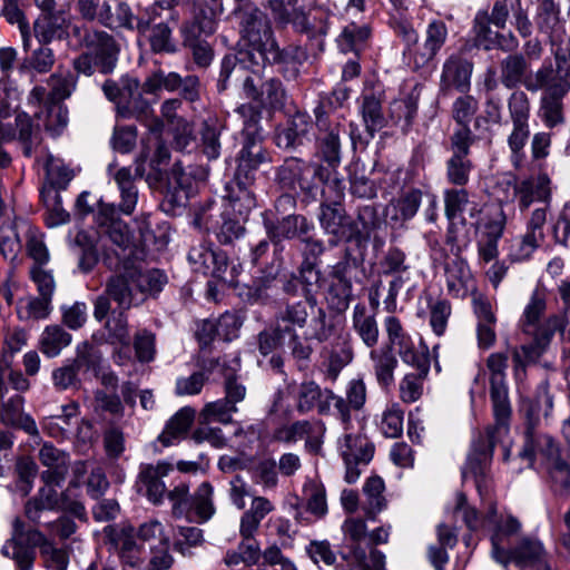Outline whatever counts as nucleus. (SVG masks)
<instances>
[{"label":"nucleus","instance_id":"nucleus-1","mask_svg":"<svg viewBox=\"0 0 570 570\" xmlns=\"http://www.w3.org/2000/svg\"><path fill=\"white\" fill-rule=\"evenodd\" d=\"M487 366L490 371V396L495 422L487 429L485 435H481L473 442L472 452L468 455L466 463L462 468L463 479L472 478L480 495H483V490L487 489L488 463L492 458L495 445L508 435L511 416V405L505 383L508 355L502 352L490 354Z\"/></svg>","mask_w":570,"mask_h":570},{"label":"nucleus","instance_id":"nucleus-2","mask_svg":"<svg viewBox=\"0 0 570 570\" xmlns=\"http://www.w3.org/2000/svg\"><path fill=\"white\" fill-rule=\"evenodd\" d=\"M269 161V155L263 148L261 140H244L237 156L234 177L226 186L228 207L239 217L246 218L256 207V198L250 187L259 166Z\"/></svg>","mask_w":570,"mask_h":570},{"label":"nucleus","instance_id":"nucleus-3","mask_svg":"<svg viewBox=\"0 0 570 570\" xmlns=\"http://www.w3.org/2000/svg\"><path fill=\"white\" fill-rule=\"evenodd\" d=\"M73 32L82 38V43L87 48L72 60L75 71L87 77L96 71L102 75L114 72L120 53V45L116 38L102 30L85 29L82 35L78 27L73 28Z\"/></svg>","mask_w":570,"mask_h":570},{"label":"nucleus","instance_id":"nucleus-4","mask_svg":"<svg viewBox=\"0 0 570 570\" xmlns=\"http://www.w3.org/2000/svg\"><path fill=\"white\" fill-rule=\"evenodd\" d=\"M311 318L308 330L311 337L320 343L330 340L334 332V325L327 316L325 308L318 305L317 298H307L299 301H287L277 312L275 322L277 331L304 328Z\"/></svg>","mask_w":570,"mask_h":570},{"label":"nucleus","instance_id":"nucleus-5","mask_svg":"<svg viewBox=\"0 0 570 570\" xmlns=\"http://www.w3.org/2000/svg\"><path fill=\"white\" fill-rule=\"evenodd\" d=\"M263 225L267 238L274 246V265L262 281V285H257L256 291L267 288L273 282L283 264L282 252L284 250V240H291L296 237L307 235L314 230V224L305 216L298 214H289L282 218H273L272 213L263 214Z\"/></svg>","mask_w":570,"mask_h":570},{"label":"nucleus","instance_id":"nucleus-6","mask_svg":"<svg viewBox=\"0 0 570 570\" xmlns=\"http://www.w3.org/2000/svg\"><path fill=\"white\" fill-rule=\"evenodd\" d=\"M363 259L345 247L340 261L331 266L325 299L330 309L344 313L353 301V282L362 268Z\"/></svg>","mask_w":570,"mask_h":570},{"label":"nucleus","instance_id":"nucleus-7","mask_svg":"<svg viewBox=\"0 0 570 570\" xmlns=\"http://www.w3.org/2000/svg\"><path fill=\"white\" fill-rule=\"evenodd\" d=\"M298 0H269V7L276 22L292 23L298 32L307 33L316 50L322 51L327 33L325 13L320 10L307 13L297 8Z\"/></svg>","mask_w":570,"mask_h":570},{"label":"nucleus","instance_id":"nucleus-8","mask_svg":"<svg viewBox=\"0 0 570 570\" xmlns=\"http://www.w3.org/2000/svg\"><path fill=\"white\" fill-rule=\"evenodd\" d=\"M135 273L126 271L125 273L111 276L105 287L104 294L95 299L94 317L98 322H102L110 312V302L117 304V308L130 309L145 302V295L139 289Z\"/></svg>","mask_w":570,"mask_h":570},{"label":"nucleus","instance_id":"nucleus-9","mask_svg":"<svg viewBox=\"0 0 570 570\" xmlns=\"http://www.w3.org/2000/svg\"><path fill=\"white\" fill-rule=\"evenodd\" d=\"M242 39L245 52L253 53L255 60L264 66V58L275 43L271 21L265 12L258 8H238Z\"/></svg>","mask_w":570,"mask_h":570},{"label":"nucleus","instance_id":"nucleus-10","mask_svg":"<svg viewBox=\"0 0 570 570\" xmlns=\"http://www.w3.org/2000/svg\"><path fill=\"white\" fill-rule=\"evenodd\" d=\"M497 191L504 195L500 197V202H510L518 199V207L521 212L530 208L533 203H542L541 208H546L548 215L551 202V180L547 174L530 176L520 183L507 178L497 184Z\"/></svg>","mask_w":570,"mask_h":570},{"label":"nucleus","instance_id":"nucleus-11","mask_svg":"<svg viewBox=\"0 0 570 570\" xmlns=\"http://www.w3.org/2000/svg\"><path fill=\"white\" fill-rule=\"evenodd\" d=\"M40 532L29 527L24 519L16 517L11 523V535L1 547V554L14 562L17 570H33L39 542L32 533Z\"/></svg>","mask_w":570,"mask_h":570},{"label":"nucleus","instance_id":"nucleus-12","mask_svg":"<svg viewBox=\"0 0 570 570\" xmlns=\"http://www.w3.org/2000/svg\"><path fill=\"white\" fill-rule=\"evenodd\" d=\"M188 261L194 271L204 275H212L215 278L234 283L239 274V265L229 267L226 253L214 248L212 244L200 242L190 247Z\"/></svg>","mask_w":570,"mask_h":570},{"label":"nucleus","instance_id":"nucleus-13","mask_svg":"<svg viewBox=\"0 0 570 570\" xmlns=\"http://www.w3.org/2000/svg\"><path fill=\"white\" fill-rule=\"evenodd\" d=\"M97 225L102 246L112 250L118 258L131 247V233L128 225L118 217L115 204L100 205Z\"/></svg>","mask_w":570,"mask_h":570},{"label":"nucleus","instance_id":"nucleus-14","mask_svg":"<svg viewBox=\"0 0 570 570\" xmlns=\"http://www.w3.org/2000/svg\"><path fill=\"white\" fill-rule=\"evenodd\" d=\"M549 558V552L538 535L524 534L515 539L505 559L498 563L504 568L513 563L520 570H552Z\"/></svg>","mask_w":570,"mask_h":570},{"label":"nucleus","instance_id":"nucleus-15","mask_svg":"<svg viewBox=\"0 0 570 570\" xmlns=\"http://www.w3.org/2000/svg\"><path fill=\"white\" fill-rule=\"evenodd\" d=\"M483 522L492 525L491 529V556L499 562L503 561L507 552L513 547L515 540L513 538L520 533L522 529L521 522L513 515H497V505L490 503L489 510Z\"/></svg>","mask_w":570,"mask_h":570},{"label":"nucleus","instance_id":"nucleus-16","mask_svg":"<svg viewBox=\"0 0 570 570\" xmlns=\"http://www.w3.org/2000/svg\"><path fill=\"white\" fill-rule=\"evenodd\" d=\"M446 244L451 245V250L458 255L462 245L454 234V226L449 225L446 232ZM446 288L450 295L463 298L474 289V281L470 267L463 258L456 256L445 265Z\"/></svg>","mask_w":570,"mask_h":570},{"label":"nucleus","instance_id":"nucleus-17","mask_svg":"<svg viewBox=\"0 0 570 570\" xmlns=\"http://www.w3.org/2000/svg\"><path fill=\"white\" fill-rule=\"evenodd\" d=\"M474 65L461 52L450 55L442 65L439 92L450 96L452 91L468 94L471 90V78Z\"/></svg>","mask_w":570,"mask_h":570},{"label":"nucleus","instance_id":"nucleus-18","mask_svg":"<svg viewBox=\"0 0 570 570\" xmlns=\"http://www.w3.org/2000/svg\"><path fill=\"white\" fill-rule=\"evenodd\" d=\"M546 208H535L527 220L524 235L514 238L509 247L508 257L512 263L528 261L544 242Z\"/></svg>","mask_w":570,"mask_h":570},{"label":"nucleus","instance_id":"nucleus-19","mask_svg":"<svg viewBox=\"0 0 570 570\" xmlns=\"http://www.w3.org/2000/svg\"><path fill=\"white\" fill-rule=\"evenodd\" d=\"M556 69L543 66L535 72L539 87H551L558 95H567L570 90V40L559 43L554 49Z\"/></svg>","mask_w":570,"mask_h":570},{"label":"nucleus","instance_id":"nucleus-20","mask_svg":"<svg viewBox=\"0 0 570 570\" xmlns=\"http://www.w3.org/2000/svg\"><path fill=\"white\" fill-rule=\"evenodd\" d=\"M173 470V465L166 461H158L156 464L141 463L136 479L137 492L151 503L161 504L167 493L163 479Z\"/></svg>","mask_w":570,"mask_h":570},{"label":"nucleus","instance_id":"nucleus-21","mask_svg":"<svg viewBox=\"0 0 570 570\" xmlns=\"http://www.w3.org/2000/svg\"><path fill=\"white\" fill-rule=\"evenodd\" d=\"M96 351L85 345V351L78 348L77 356L72 361H67L63 365L55 368L51 373V380L57 391H67L78 389L80 385L79 371L82 366L88 368L96 364Z\"/></svg>","mask_w":570,"mask_h":570},{"label":"nucleus","instance_id":"nucleus-22","mask_svg":"<svg viewBox=\"0 0 570 570\" xmlns=\"http://www.w3.org/2000/svg\"><path fill=\"white\" fill-rule=\"evenodd\" d=\"M217 217L222 218V224L217 232V238L222 244H230L238 239L245 232L243 224L236 218L228 217L227 209L222 210L216 202H210L206 207L202 208L196 215V222L205 225L207 228L218 224Z\"/></svg>","mask_w":570,"mask_h":570},{"label":"nucleus","instance_id":"nucleus-23","mask_svg":"<svg viewBox=\"0 0 570 570\" xmlns=\"http://www.w3.org/2000/svg\"><path fill=\"white\" fill-rule=\"evenodd\" d=\"M448 37L449 29L443 20H430L424 30L423 43L415 47L413 51V62L415 68L425 67L433 61L446 43Z\"/></svg>","mask_w":570,"mask_h":570},{"label":"nucleus","instance_id":"nucleus-24","mask_svg":"<svg viewBox=\"0 0 570 570\" xmlns=\"http://www.w3.org/2000/svg\"><path fill=\"white\" fill-rule=\"evenodd\" d=\"M335 409L336 417L342 422L344 430L351 424V412L361 411L366 402V385L362 379H353L345 389V396L327 391Z\"/></svg>","mask_w":570,"mask_h":570},{"label":"nucleus","instance_id":"nucleus-25","mask_svg":"<svg viewBox=\"0 0 570 570\" xmlns=\"http://www.w3.org/2000/svg\"><path fill=\"white\" fill-rule=\"evenodd\" d=\"M474 142L473 140L450 138V150L452 154L445 163L446 179L450 184L463 187L469 183L473 169L469 155L470 148Z\"/></svg>","mask_w":570,"mask_h":570},{"label":"nucleus","instance_id":"nucleus-26","mask_svg":"<svg viewBox=\"0 0 570 570\" xmlns=\"http://www.w3.org/2000/svg\"><path fill=\"white\" fill-rule=\"evenodd\" d=\"M59 498L56 489L51 487H41L38 492L28 499L23 505V514L29 527H47L50 520L47 519L49 512L58 511Z\"/></svg>","mask_w":570,"mask_h":570},{"label":"nucleus","instance_id":"nucleus-27","mask_svg":"<svg viewBox=\"0 0 570 570\" xmlns=\"http://www.w3.org/2000/svg\"><path fill=\"white\" fill-rule=\"evenodd\" d=\"M348 220L341 200L321 203L318 222L324 233L333 237L328 240L332 246H336L341 240H347Z\"/></svg>","mask_w":570,"mask_h":570},{"label":"nucleus","instance_id":"nucleus-28","mask_svg":"<svg viewBox=\"0 0 570 570\" xmlns=\"http://www.w3.org/2000/svg\"><path fill=\"white\" fill-rule=\"evenodd\" d=\"M539 425H525L523 434V446L519 455L529 462L532 466L537 456H541L543 462L560 454V449L554 439L538 430Z\"/></svg>","mask_w":570,"mask_h":570},{"label":"nucleus","instance_id":"nucleus-29","mask_svg":"<svg viewBox=\"0 0 570 570\" xmlns=\"http://www.w3.org/2000/svg\"><path fill=\"white\" fill-rule=\"evenodd\" d=\"M264 66L255 60L253 53L238 50L235 55H226L220 63V72L217 81L219 91H224L228 87V80L233 73L237 78H245L247 75H254L261 78Z\"/></svg>","mask_w":570,"mask_h":570},{"label":"nucleus","instance_id":"nucleus-30","mask_svg":"<svg viewBox=\"0 0 570 570\" xmlns=\"http://www.w3.org/2000/svg\"><path fill=\"white\" fill-rule=\"evenodd\" d=\"M261 79L254 75H247L243 79L245 96L261 106H282L285 100V89L282 81L277 78H269L262 85H258Z\"/></svg>","mask_w":570,"mask_h":570},{"label":"nucleus","instance_id":"nucleus-31","mask_svg":"<svg viewBox=\"0 0 570 570\" xmlns=\"http://www.w3.org/2000/svg\"><path fill=\"white\" fill-rule=\"evenodd\" d=\"M326 426L322 420H301L284 429L281 438L287 443L305 440V449L317 454L322 450Z\"/></svg>","mask_w":570,"mask_h":570},{"label":"nucleus","instance_id":"nucleus-32","mask_svg":"<svg viewBox=\"0 0 570 570\" xmlns=\"http://www.w3.org/2000/svg\"><path fill=\"white\" fill-rule=\"evenodd\" d=\"M108 542L118 552L125 566L138 567L142 561L141 547L136 542L131 527L108 525L105 529Z\"/></svg>","mask_w":570,"mask_h":570},{"label":"nucleus","instance_id":"nucleus-33","mask_svg":"<svg viewBox=\"0 0 570 570\" xmlns=\"http://www.w3.org/2000/svg\"><path fill=\"white\" fill-rule=\"evenodd\" d=\"M327 391L322 390L314 381H305L298 385L295 391V409L304 415L314 410L321 415L331 414L332 399L328 397Z\"/></svg>","mask_w":570,"mask_h":570},{"label":"nucleus","instance_id":"nucleus-34","mask_svg":"<svg viewBox=\"0 0 570 570\" xmlns=\"http://www.w3.org/2000/svg\"><path fill=\"white\" fill-rule=\"evenodd\" d=\"M478 110L479 102L476 98L471 95L461 94V96L453 101L451 114L456 127L450 136L451 139L476 140L475 135L470 128V122Z\"/></svg>","mask_w":570,"mask_h":570},{"label":"nucleus","instance_id":"nucleus-35","mask_svg":"<svg viewBox=\"0 0 570 570\" xmlns=\"http://www.w3.org/2000/svg\"><path fill=\"white\" fill-rule=\"evenodd\" d=\"M381 226L377 209L372 205L361 206L356 218L348 220L347 242H355L357 246L366 245Z\"/></svg>","mask_w":570,"mask_h":570},{"label":"nucleus","instance_id":"nucleus-36","mask_svg":"<svg viewBox=\"0 0 570 570\" xmlns=\"http://www.w3.org/2000/svg\"><path fill=\"white\" fill-rule=\"evenodd\" d=\"M311 171L312 165L299 158L291 157L277 168L276 181L285 189L307 190L312 187V181L308 178Z\"/></svg>","mask_w":570,"mask_h":570},{"label":"nucleus","instance_id":"nucleus-37","mask_svg":"<svg viewBox=\"0 0 570 570\" xmlns=\"http://www.w3.org/2000/svg\"><path fill=\"white\" fill-rule=\"evenodd\" d=\"M505 224L507 217L502 208H498L495 214L484 223V230L478 242V250L485 263L498 257V244L503 235Z\"/></svg>","mask_w":570,"mask_h":570},{"label":"nucleus","instance_id":"nucleus-38","mask_svg":"<svg viewBox=\"0 0 570 570\" xmlns=\"http://www.w3.org/2000/svg\"><path fill=\"white\" fill-rule=\"evenodd\" d=\"M139 81L136 78L121 77V98L119 105V116L122 118H138L140 115H148L149 104L142 99L139 90Z\"/></svg>","mask_w":570,"mask_h":570},{"label":"nucleus","instance_id":"nucleus-39","mask_svg":"<svg viewBox=\"0 0 570 570\" xmlns=\"http://www.w3.org/2000/svg\"><path fill=\"white\" fill-rule=\"evenodd\" d=\"M216 30L215 12L213 9L199 8L194 17L180 27L183 45H190L210 37Z\"/></svg>","mask_w":570,"mask_h":570},{"label":"nucleus","instance_id":"nucleus-40","mask_svg":"<svg viewBox=\"0 0 570 570\" xmlns=\"http://www.w3.org/2000/svg\"><path fill=\"white\" fill-rule=\"evenodd\" d=\"M352 328L367 348H373L377 345L380 330L375 313L371 312L363 303H358L353 307Z\"/></svg>","mask_w":570,"mask_h":570},{"label":"nucleus","instance_id":"nucleus-41","mask_svg":"<svg viewBox=\"0 0 570 570\" xmlns=\"http://www.w3.org/2000/svg\"><path fill=\"white\" fill-rule=\"evenodd\" d=\"M552 409L553 395L549 391V383L544 381L537 387L535 395L522 403L525 425H539L542 417H549Z\"/></svg>","mask_w":570,"mask_h":570},{"label":"nucleus","instance_id":"nucleus-42","mask_svg":"<svg viewBox=\"0 0 570 570\" xmlns=\"http://www.w3.org/2000/svg\"><path fill=\"white\" fill-rule=\"evenodd\" d=\"M370 361L377 384L381 387H389L394 383V372L399 361L390 346L381 345L370 351Z\"/></svg>","mask_w":570,"mask_h":570},{"label":"nucleus","instance_id":"nucleus-43","mask_svg":"<svg viewBox=\"0 0 570 570\" xmlns=\"http://www.w3.org/2000/svg\"><path fill=\"white\" fill-rule=\"evenodd\" d=\"M311 129V118L307 114L295 112L286 125L277 131L276 145L279 148L291 149L303 144Z\"/></svg>","mask_w":570,"mask_h":570},{"label":"nucleus","instance_id":"nucleus-44","mask_svg":"<svg viewBox=\"0 0 570 570\" xmlns=\"http://www.w3.org/2000/svg\"><path fill=\"white\" fill-rule=\"evenodd\" d=\"M305 35L307 36V40H308L305 48H303L301 46L291 45V46H287L285 48L281 49L279 46L277 45V42L275 41L274 46L271 48V50L267 52V55L264 58V68L266 67V65H274V63H277V65H289V63L302 65L304 61L307 60L308 51L313 56H317V55L322 53L324 50H322V51L316 50L315 45H312V42H311L309 36L307 33H305ZM323 49H325V46L323 47Z\"/></svg>","mask_w":570,"mask_h":570},{"label":"nucleus","instance_id":"nucleus-45","mask_svg":"<svg viewBox=\"0 0 570 570\" xmlns=\"http://www.w3.org/2000/svg\"><path fill=\"white\" fill-rule=\"evenodd\" d=\"M39 542V552L42 564L47 570H67L70 561L69 547H58L41 530L32 533Z\"/></svg>","mask_w":570,"mask_h":570},{"label":"nucleus","instance_id":"nucleus-46","mask_svg":"<svg viewBox=\"0 0 570 570\" xmlns=\"http://www.w3.org/2000/svg\"><path fill=\"white\" fill-rule=\"evenodd\" d=\"M317 129L318 153L327 166L332 170H335V168L341 164V125L331 124L325 126V128Z\"/></svg>","mask_w":570,"mask_h":570},{"label":"nucleus","instance_id":"nucleus-47","mask_svg":"<svg viewBox=\"0 0 570 570\" xmlns=\"http://www.w3.org/2000/svg\"><path fill=\"white\" fill-rule=\"evenodd\" d=\"M338 450L344 462L367 464L374 453V445L361 434L346 433L338 440Z\"/></svg>","mask_w":570,"mask_h":570},{"label":"nucleus","instance_id":"nucleus-48","mask_svg":"<svg viewBox=\"0 0 570 570\" xmlns=\"http://www.w3.org/2000/svg\"><path fill=\"white\" fill-rule=\"evenodd\" d=\"M67 20L56 13L42 14L33 23V31L41 45H49L53 40H62L68 36Z\"/></svg>","mask_w":570,"mask_h":570},{"label":"nucleus","instance_id":"nucleus-49","mask_svg":"<svg viewBox=\"0 0 570 570\" xmlns=\"http://www.w3.org/2000/svg\"><path fill=\"white\" fill-rule=\"evenodd\" d=\"M416 370L415 373H407L400 382V397L405 403L416 402L423 394V384L426 380L431 360L409 364Z\"/></svg>","mask_w":570,"mask_h":570},{"label":"nucleus","instance_id":"nucleus-50","mask_svg":"<svg viewBox=\"0 0 570 570\" xmlns=\"http://www.w3.org/2000/svg\"><path fill=\"white\" fill-rule=\"evenodd\" d=\"M220 367V362L217 358L204 361L202 370L191 373L189 376H181L176 380L175 394L178 396L197 395L202 392L205 383L208 381L209 375Z\"/></svg>","mask_w":570,"mask_h":570},{"label":"nucleus","instance_id":"nucleus-51","mask_svg":"<svg viewBox=\"0 0 570 570\" xmlns=\"http://www.w3.org/2000/svg\"><path fill=\"white\" fill-rule=\"evenodd\" d=\"M278 333H282L284 335V344L292 356V358L295 361L297 367L299 370H306L309 365L312 354L314 352V348L309 344V340H313L311 337V330H308V333L305 336H302L297 333V331L285 328L279 330Z\"/></svg>","mask_w":570,"mask_h":570},{"label":"nucleus","instance_id":"nucleus-52","mask_svg":"<svg viewBox=\"0 0 570 570\" xmlns=\"http://www.w3.org/2000/svg\"><path fill=\"white\" fill-rule=\"evenodd\" d=\"M428 311L419 309L417 316L429 318V324L433 333L442 336L448 327V322L452 313L451 304L448 299L436 298L432 295L425 296Z\"/></svg>","mask_w":570,"mask_h":570},{"label":"nucleus","instance_id":"nucleus-53","mask_svg":"<svg viewBox=\"0 0 570 570\" xmlns=\"http://www.w3.org/2000/svg\"><path fill=\"white\" fill-rule=\"evenodd\" d=\"M195 417V410L190 406H185L176 412L167 422L164 431L158 436V440L164 446L174 445L177 441L183 439L189 430Z\"/></svg>","mask_w":570,"mask_h":570},{"label":"nucleus","instance_id":"nucleus-54","mask_svg":"<svg viewBox=\"0 0 570 570\" xmlns=\"http://www.w3.org/2000/svg\"><path fill=\"white\" fill-rule=\"evenodd\" d=\"M360 112L366 130L377 132L385 126L382 101L374 92H364L361 96Z\"/></svg>","mask_w":570,"mask_h":570},{"label":"nucleus","instance_id":"nucleus-55","mask_svg":"<svg viewBox=\"0 0 570 570\" xmlns=\"http://www.w3.org/2000/svg\"><path fill=\"white\" fill-rule=\"evenodd\" d=\"M529 63L521 53H512L505 57L500 63L501 83L509 88L519 86L525 77Z\"/></svg>","mask_w":570,"mask_h":570},{"label":"nucleus","instance_id":"nucleus-56","mask_svg":"<svg viewBox=\"0 0 570 570\" xmlns=\"http://www.w3.org/2000/svg\"><path fill=\"white\" fill-rule=\"evenodd\" d=\"M370 37V28L367 26H358L350 23L343 28L336 39L337 47L341 52H354L356 56L364 50L366 41Z\"/></svg>","mask_w":570,"mask_h":570},{"label":"nucleus","instance_id":"nucleus-57","mask_svg":"<svg viewBox=\"0 0 570 570\" xmlns=\"http://www.w3.org/2000/svg\"><path fill=\"white\" fill-rule=\"evenodd\" d=\"M78 75L68 69H58L47 79L50 90V101L59 102L69 98L76 90Z\"/></svg>","mask_w":570,"mask_h":570},{"label":"nucleus","instance_id":"nucleus-58","mask_svg":"<svg viewBox=\"0 0 570 570\" xmlns=\"http://www.w3.org/2000/svg\"><path fill=\"white\" fill-rule=\"evenodd\" d=\"M19 320H45L52 311V301L43 296L28 295L16 303Z\"/></svg>","mask_w":570,"mask_h":570},{"label":"nucleus","instance_id":"nucleus-59","mask_svg":"<svg viewBox=\"0 0 570 570\" xmlns=\"http://www.w3.org/2000/svg\"><path fill=\"white\" fill-rule=\"evenodd\" d=\"M353 358L354 346L347 335L331 346L327 357V374L335 379L345 366L352 363Z\"/></svg>","mask_w":570,"mask_h":570},{"label":"nucleus","instance_id":"nucleus-60","mask_svg":"<svg viewBox=\"0 0 570 570\" xmlns=\"http://www.w3.org/2000/svg\"><path fill=\"white\" fill-rule=\"evenodd\" d=\"M16 137L22 146V154L31 157L40 142L38 131L35 129L31 117L24 112H18L14 118Z\"/></svg>","mask_w":570,"mask_h":570},{"label":"nucleus","instance_id":"nucleus-61","mask_svg":"<svg viewBox=\"0 0 570 570\" xmlns=\"http://www.w3.org/2000/svg\"><path fill=\"white\" fill-rule=\"evenodd\" d=\"M43 168L50 187L57 191L66 189L75 177V171L51 154L46 156Z\"/></svg>","mask_w":570,"mask_h":570},{"label":"nucleus","instance_id":"nucleus-62","mask_svg":"<svg viewBox=\"0 0 570 570\" xmlns=\"http://www.w3.org/2000/svg\"><path fill=\"white\" fill-rule=\"evenodd\" d=\"M40 351L47 357H56L71 343V335L60 325L47 326L40 336Z\"/></svg>","mask_w":570,"mask_h":570},{"label":"nucleus","instance_id":"nucleus-63","mask_svg":"<svg viewBox=\"0 0 570 570\" xmlns=\"http://www.w3.org/2000/svg\"><path fill=\"white\" fill-rule=\"evenodd\" d=\"M551 489L558 494L570 493V464L560 454L544 463Z\"/></svg>","mask_w":570,"mask_h":570},{"label":"nucleus","instance_id":"nucleus-64","mask_svg":"<svg viewBox=\"0 0 570 570\" xmlns=\"http://www.w3.org/2000/svg\"><path fill=\"white\" fill-rule=\"evenodd\" d=\"M385 485L381 476L374 475L366 480L363 487L366 497L365 513L370 520H375V515L386 507V500L383 495Z\"/></svg>","mask_w":570,"mask_h":570}]
</instances>
